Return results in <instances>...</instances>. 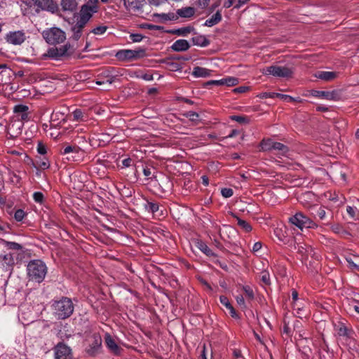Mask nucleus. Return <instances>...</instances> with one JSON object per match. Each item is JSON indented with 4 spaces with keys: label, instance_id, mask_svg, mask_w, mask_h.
<instances>
[{
    "label": "nucleus",
    "instance_id": "nucleus-2",
    "mask_svg": "<svg viewBox=\"0 0 359 359\" xmlns=\"http://www.w3.org/2000/svg\"><path fill=\"white\" fill-rule=\"evenodd\" d=\"M53 314L57 319L64 320L69 318L74 311V304L71 299L62 297L55 301L53 305Z\"/></svg>",
    "mask_w": 359,
    "mask_h": 359
},
{
    "label": "nucleus",
    "instance_id": "nucleus-31",
    "mask_svg": "<svg viewBox=\"0 0 359 359\" xmlns=\"http://www.w3.org/2000/svg\"><path fill=\"white\" fill-rule=\"evenodd\" d=\"M193 44L201 47H206L210 44V41L204 36H196L191 39Z\"/></svg>",
    "mask_w": 359,
    "mask_h": 359
},
{
    "label": "nucleus",
    "instance_id": "nucleus-3",
    "mask_svg": "<svg viewBox=\"0 0 359 359\" xmlns=\"http://www.w3.org/2000/svg\"><path fill=\"white\" fill-rule=\"evenodd\" d=\"M87 345L85 352L88 356L96 357L102 353V339L100 334L93 333L86 339Z\"/></svg>",
    "mask_w": 359,
    "mask_h": 359
},
{
    "label": "nucleus",
    "instance_id": "nucleus-49",
    "mask_svg": "<svg viewBox=\"0 0 359 359\" xmlns=\"http://www.w3.org/2000/svg\"><path fill=\"white\" fill-rule=\"evenodd\" d=\"M194 4L201 8H206L210 2V0H193Z\"/></svg>",
    "mask_w": 359,
    "mask_h": 359
},
{
    "label": "nucleus",
    "instance_id": "nucleus-64",
    "mask_svg": "<svg viewBox=\"0 0 359 359\" xmlns=\"http://www.w3.org/2000/svg\"><path fill=\"white\" fill-rule=\"evenodd\" d=\"M262 244L261 242H257L255 243L252 246V251L253 252H257L262 248Z\"/></svg>",
    "mask_w": 359,
    "mask_h": 359
},
{
    "label": "nucleus",
    "instance_id": "nucleus-14",
    "mask_svg": "<svg viewBox=\"0 0 359 359\" xmlns=\"http://www.w3.org/2000/svg\"><path fill=\"white\" fill-rule=\"evenodd\" d=\"M14 264L15 259L12 253L0 255V269L7 271L12 269Z\"/></svg>",
    "mask_w": 359,
    "mask_h": 359
},
{
    "label": "nucleus",
    "instance_id": "nucleus-36",
    "mask_svg": "<svg viewBox=\"0 0 359 359\" xmlns=\"http://www.w3.org/2000/svg\"><path fill=\"white\" fill-rule=\"evenodd\" d=\"M272 148L273 150L280 151L281 154H285L288 151V148L286 145L278 142H274Z\"/></svg>",
    "mask_w": 359,
    "mask_h": 359
},
{
    "label": "nucleus",
    "instance_id": "nucleus-63",
    "mask_svg": "<svg viewBox=\"0 0 359 359\" xmlns=\"http://www.w3.org/2000/svg\"><path fill=\"white\" fill-rule=\"evenodd\" d=\"M169 66L171 70L172 71H177L180 69V65L176 62H170L169 63Z\"/></svg>",
    "mask_w": 359,
    "mask_h": 359
},
{
    "label": "nucleus",
    "instance_id": "nucleus-22",
    "mask_svg": "<svg viewBox=\"0 0 359 359\" xmlns=\"http://www.w3.org/2000/svg\"><path fill=\"white\" fill-rule=\"evenodd\" d=\"M189 48V43L185 39H178L175 41L171 46V48L176 52L185 51Z\"/></svg>",
    "mask_w": 359,
    "mask_h": 359
},
{
    "label": "nucleus",
    "instance_id": "nucleus-37",
    "mask_svg": "<svg viewBox=\"0 0 359 359\" xmlns=\"http://www.w3.org/2000/svg\"><path fill=\"white\" fill-rule=\"evenodd\" d=\"M232 121H235L241 124L246 125L250 123V118L246 116L233 115L230 116Z\"/></svg>",
    "mask_w": 359,
    "mask_h": 359
},
{
    "label": "nucleus",
    "instance_id": "nucleus-35",
    "mask_svg": "<svg viewBox=\"0 0 359 359\" xmlns=\"http://www.w3.org/2000/svg\"><path fill=\"white\" fill-rule=\"evenodd\" d=\"M234 217L237 219L238 225L242 229H243L245 232H250L252 230V226H251V225L248 222H246L245 220H243V219L238 217L236 215H234Z\"/></svg>",
    "mask_w": 359,
    "mask_h": 359
},
{
    "label": "nucleus",
    "instance_id": "nucleus-33",
    "mask_svg": "<svg viewBox=\"0 0 359 359\" xmlns=\"http://www.w3.org/2000/svg\"><path fill=\"white\" fill-rule=\"evenodd\" d=\"M197 248L203 252L207 256H213L215 255L210 248L203 241H198L197 243Z\"/></svg>",
    "mask_w": 359,
    "mask_h": 359
},
{
    "label": "nucleus",
    "instance_id": "nucleus-13",
    "mask_svg": "<svg viewBox=\"0 0 359 359\" xmlns=\"http://www.w3.org/2000/svg\"><path fill=\"white\" fill-rule=\"evenodd\" d=\"M335 330L339 337H343L346 343H351L353 340L354 331L348 327L344 323L340 322L335 325Z\"/></svg>",
    "mask_w": 359,
    "mask_h": 359
},
{
    "label": "nucleus",
    "instance_id": "nucleus-24",
    "mask_svg": "<svg viewBox=\"0 0 359 359\" xmlns=\"http://www.w3.org/2000/svg\"><path fill=\"white\" fill-rule=\"evenodd\" d=\"M339 76V73L336 72H325V71H320L318 72L316 76L321 80L325 81H333L335 79H337Z\"/></svg>",
    "mask_w": 359,
    "mask_h": 359
},
{
    "label": "nucleus",
    "instance_id": "nucleus-51",
    "mask_svg": "<svg viewBox=\"0 0 359 359\" xmlns=\"http://www.w3.org/2000/svg\"><path fill=\"white\" fill-rule=\"evenodd\" d=\"M221 194L224 198H229L233 196V191L231 188H223L221 190Z\"/></svg>",
    "mask_w": 359,
    "mask_h": 359
},
{
    "label": "nucleus",
    "instance_id": "nucleus-17",
    "mask_svg": "<svg viewBox=\"0 0 359 359\" xmlns=\"http://www.w3.org/2000/svg\"><path fill=\"white\" fill-rule=\"evenodd\" d=\"M259 97L262 99L264 98H280L285 102H290L297 101L295 98L288 95L280 94L273 92H264L259 94Z\"/></svg>",
    "mask_w": 359,
    "mask_h": 359
},
{
    "label": "nucleus",
    "instance_id": "nucleus-21",
    "mask_svg": "<svg viewBox=\"0 0 359 359\" xmlns=\"http://www.w3.org/2000/svg\"><path fill=\"white\" fill-rule=\"evenodd\" d=\"M312 95L317 97H320L327 100H336L337 97V93L335 90L332 91H321V90H314L312 93Z\"/></svg>",
    "mask_w": 359,
    "mask_h": 359
},
{
    "label": "nucleus",
    "instance_id": "nucleus-47",
    "mask_svg": "<svg viewBox=\"0 0 359 359\" xmlns=\"http://www.w3.org/2000/svg\"><path fill=\"white\" fill-rule=\"evenodd\" d=\"M60 118H62V121H65V117L64 114L60 112H54L52 114L50 117L51 122H55Z\"/></svg>",
    "mask_w": 359,
    "mask_h": 359
},
{
    "label": "nucleus",
    "instance_id": "nucleus-26",
    "mask_svg": "<svg viewBox=\"0 0 359 359\" xmlns=\"http://www.w3.org/2000/svg\"><path fill=\"white\" fill-rule=\"evenodd\" d=\"M176 13L181 18H189L194 15L195 8L191 6L184 7L177 9Z\"/></svg>",
    "mask_w": 359,
    "mask_h": 359
},
{
    "label": "nucleus",
    "instance_id": "nucleus-19",
    "mask_svg": "<svg viewBox=\"0 0 359 359\" xmlns=\"http://www.w3.org/2000/svg\"><path fill=\"white\" fill-rule=\"evenodd\" d=\"M208 83L217 86H234L238 83V79L236 77L229 76L220 80H212Z\"/></svg>",
    "mask_w": 359,
    "mask_h": 359
},
{
    "label": "nucleus",
    "instance_id": "nucleus-40",
    "mask_svg": "<svg viewBox=\"0 0 359 359\" xmlns=\"http://www.w3.org/2000/svg\"><path fill=\"white\" fill-rule=\"evenodd\" d=\"M73 120L75 121H84V113L80 109H76L72 112Z\"/></svg>",
    "mask_w": 359,
    "mask_h": 359
},
{
    "label": "nucleus",
    "instance_id": "nucleus-8",
    "mask_svg": "<svg viewBox=\"0 0 359 359\" xmlns=\"http://www.w3.org/2000/svg\"><path fill=\"white\" fill-rule=\"evenodd\" d=\"M289 222L300 229L304 228L316 229L318 227V224L314 221L301 212H298L294 215L290 217Z\"/></svg>",
    "mask_w": 359,
    "mask_h": 359
},
{
    "label": "nucleus",
    "instance_id": "nucleus-50",
    "mask_svg": "<svg viewBox=\"0 0 359 359\" xmlns=\"http://www.w3.org/2000/svg\"><path fill=\"white\" fill-rule=\"evenodd\" d=\"M243 290L245 292L246 296L250 299H252L254 298L253 290L250 286H248V285L243 286Z\"/></svg>",
    "mask_w": 359,
    "mask_h": 359
},
{
    "label": "nucleus",
    "instance_id": "nucleus-52",
    "mask_svg": "<svg viewBox=\"0 0 359 359\" xmlns=\"http://www.w3.org/2000/svg\"><path fill=\"white\" fill-rule=\"evenodd\" d=\"M348 309L350 311L353 310L356 313H359V302H356L355 301H352L348 305Z\"/></svg>",
    "mask_w": 359,
    "mask_h": 359
},
{
    "label": "nucleus",
    "instance_id": "nucleus-39",
    "mask_svg": "<svg viewBox=\"0 0 359 359\" xmlns=\"http://www.w3.org/2000/svg\"><path fill=\"white\" fill-rule=\"evenodd\" d=\"M316 215L317 217H318V218L320 220L326 221V222H327V220H329L328 215H327L324 207L318 208L316 212Z\"/></svg>",
    "mask_w": 359,
    "mask_h": 359
},
{
    "label": "nucleus",
    "instance_id": "nucleus-18",
    "mask_svg": "<svg viewBox=\"0 0 359 359\" xmlns=\"http://www.w3.org/2000/svg\"><path fill=\"white\" fill-rule=\"evenodd\" d=\"M86 24L77 20L75 24H73L71 27L72 36L71 38L73 40L78 41L82 36L83 29L86 27Z\"/></svg>",
    "mask_w": 359,
    "mask_h": 359
},
{
    "label": "nucleus",
    "instance_id": "nucleus-9",
    "mask_svg": "<svg viewBox=\"0 0 359 359\" xmlns=\"http://www.w3.org/2000/svg\"><path fill=\"white\" fill-rule=\"evenodd\" d=\"M264 75H272L276 77L289 78L292 75V70L287 67L271 65L266 67L262 71Z\"/></svg>",
    "mask_w": 359,
    "mask_h": 359
},
{
    "label": "nucleus",
    "instance_id": "nucleus-54",
    "mask_svg": "<svg viewBox=\"0 0 359 359\" xmlns=\"http://www.w3.org/2000/svg\"><path fill=\"white\" fill-rule=\"evenodd\" d=\"M356 208L350 205L346 207V212L352 219L355 218Z\"/></svg>",
    "mask_w": 359,
    "mask_h": 359
},
{
    "label": "nucleus",
    "instance_id": "nucleus-60",
    "mask_svg": "<svg viewBox=\"0 0 359 359\" xmlns=\"http://www.w3.org/2000/svg\"><path fill=\"white\" fill-rule=\"evenodd\" d=\"M248 90H249V87H248V86H240V87L234 88L233 92L237 93H245Z\"/></svg>",
    "mask_w": 359,
    "mask_h": 359
},
{
    "label": "nucleus",
    "instance_id": "nucleus-7",
    "mask_svg": "<svg viewBox=\"0 0 359 359\" xmlns=\"http://www.w3.org/2000/svg\"><path fill=\"white\" fill-rule=\"evenodd\" d=\"M98 0H88L86 4L81 6L78 20L87 24L93 15L97 12Z\"/></svg>",
    "mask_w": 359,
    "mask_h": 359
},
{
    "label": "nucleus",
    "instance_id": "nucleus-34",
    "mask_svg": "<svg viewBox=\"0 0 359 359\" xmlns=\"http://www.w3.org/2000/svg\"><path fill=\"white\" fill-rule=\"evenodd\" d=\"M192 30H194V28L191 27H184L173 30L171 32L179 36H185L188 34H189Z\"/></svg>",
    "mask_w": 359,
    "mask_h": 359
},
{
    "label": "nucleus",
    "instance_id": "nucleus-46",
    "mask_svg": "<svg viewBox=\"0 0 359 359\" xmlns=\"http://www.w3.org/2000/svg\"><path fill=\"white\" fill-rule=\"evenodd\" d=\"M261 280L266 285H270V275L268 271H264L261 273Z\"/></svg>",
    "mask_w": 359,
    "mask_h": 359
},
{
    "label": "nucleus",
    "instance_id": "nucleus-57",
    "mask_svg": "<svg viewBox=\"0 0 359 359\" xmlns=\"http://www.w3.org/2000/svg\"><path fill=\"white\" fill-rule=\"evenodd\" d=\"M236 302L238 303V304L242 308V309H245L246 308V304H245V300H244V298L242 295H238L236 297Z\"/></svg>",
    "mask_w": 359,
    "mask_h": 359
},
{
    "label": "nucleus",
    "instance_id": "nucleus-23",
    "mask_svg": "<svg viewBox=\"0 0 359 359\" xmlns=\"http://www.w3.org/2000/svg\"><path fill=\"white\" fill-rule=\"evenodd\" d=\"M28 107L23 104H18L14 107V112L22 121H27L28 119Z\"/></svg>",
    "mask_w": 359,
    "mask_h": 359
},
{
    "label": "nucleus",
    "instance_id": "nucleus-32",
    "mask_svg": "<svg viewBox=\"0 0 359 359\" xmlns=\"http://www.w3.org/2000/svg\"><path fill=\"white\" fill-rule=\"evenodd\" d=\"M50 162L47 159L46 157H37V160L36 164H34V166L36 168H40L42 170H46L50 168Z\"/></svg>",
    "mask_w": 359,
    "mask_h": 359
},
{
    "label": "nucleus",
    "instance_id": "nucleus-61",
    "mask_svg": "<svg viewBox=\"0 0 359 359\" xmlns=\"http://www.w3.org/2000/svg\"><path fill=\"white\" fill-rule=\"evenodd\" d=\"M143 27L147 28L150 30H159L161 29L160 26L151 25V24H145L143 25Z\"/></svg>",
    "mask_w": 359,
    "mask_h": 359
},
{
    "label": "nucleus",
    "instance_id": "nucleus-12",
    "mask_svg": "<svg viewBox=\"0 0 359 359\" xmlns=\"http://www.w3.org/2000/svg\"><path fill=\"white\" fill-rule=\"evenodd\" d=\"M55 359H74L72 349L64 343H58L54 348Z\"/></svg>",
    "mask_w": 359,
    "mask_h": 359
},
{
    "label": "nucleus",
    "instance_id": "nucleus-15",
    "mask_svg": "<svg viewBox=\"0 0 359 359\" xmlns=\"http://www.w3.org/2000/svg\"><path fill=\"white\" fill-rule=\"evenodd\" d=\"M104 341L107 348L114 355H118L123 350L115 341L113 337L108 333L104 336Z\"/></svg>",
    "mask_w": 359,
    "mask_h": 359
},
{
    "label": "nucleus",
    "instance_id": "nucleus-11",
    "mask_svg": "<svg viewBox=\"0 0 359 359\" xmlns=\"http://www.w3.org/2000/svg\"><path fill=\"white\" fill-rule=\"evenodd\" d=\"M5 40L12 45H21L26 40V34L23 30L9 32L6 34Z\"/></svg>",
    "mask_w": 359,
    "mask_h": 359
},
{
    "label": "nucleus",
    "instance_id": "nucleus-20",
    "mask_svg": "<svg viewBox=\"0 0 359 359\" xmlns=\"http://www.w3.org/2000/svg\"><path fill=\"white\" fill-rule=\"evenodd\" d=\"M145 0H126L124 1V6L128 11H137L142 8Z\"/></svg>",
    "mask_w": 359,
    "mask_h": 359
},
{
    "label": "nucleus",
    "instance_id": "nucleus-55",
    "mask_svg": "<svg viewBox=\"0 0 359 359\" xmlns=\"http://www.w3.org/2000/svg\"><path fill=\"white\" fill-rule=\"evenodd\" d=\"M219 300L221 304L224 305L226 309L231 307V304L229 299L226 296H220Z\"/></svg>",
    "mask_w": 359,
    "mask_h": 359
},
{
    "label": "nucleus",
    "instance_id": "nucleus-45",
    "mask_svg": "<svg viewBox=\"0 0 359 359\" xmlns=\"http://www.w3.org/2000/svg\"><path fill=\"white\" fill-rule=\"evenodd\" d=\"M25 215L26 214L23 210L18 209L14 213V218L17 222H21Z\"/></svg>",
    "mask_w": 359,
    "mask_h": 359
},
{
    "label": "nucleus",
    "instance_id": "nucleus-28",
    "mask_svg": "<svg viewBox=\"0 0 359 359\" xmlns=\"http://www.w3.org/2000/svg\"><path fill=\"white\" fill-rule=\"evenodd\" d=\"M324 224L330 225V229L334 233L342 235V236L348 234V231H346L345 229H344L342 226L340 225L339 224H337V223L332 224L330 220H327V222H325Z\"/></svg>",
    "mask_w": 359,
    "mask_h": 359
},
{
    "label": "nucleus",
    "instance_id": "nucleus-30",
    "mask_svg": "<svg viewBox=\"0 0 359 359\" xmlns=\"http://www.w3.org/2000/svg\"><path fill=\"white\" fill-rule=\"evenodd\" d=\"M0 243H1L8 250L19 251L22 250L23 248L20 243H18L16 242L7 241L2 238H0Z\"/></svg>",
    "mask_w": 359,
    "mask_h": 359
},
{
    "label": "nucleus",
    "instance_id": "nucleus-4",
    "mask_svg": "<svg viewBox=\"0 0 359 359\" xmlns=\"http://www.w3.org/2000/svg\"><path fill=\"white\" fill-rule=\"evenodd\" d=\"M145 48H140L135 50L123 49L116 52L115 56L122 62H131L142 59L146 56Z\"/></svg>",
    "mask_w": 359,
    "mask_h": 359
},
{
    "label": "nucleus",
    "instance_id": "nucleus-27",
    "mask_svg": "<svg viewBox=\"0 0 359 359\" xmlns=\"http://www.w3.org/2000/svg\"><path fill=\"white\" fill-rule=\"evenodd\" d=\"M61 6L64 11L72 12L76 9L77 2L76 0H62Z\"/></svg>",
    "mask_w": 359,
    "mask_h": 359
},
{
    "label": "nucleus",
    "instance_id": "nucleus-29",
    "mask_svg": "<svg viewBox=\"0 0 359 359\" xmlns=\"http://www.w3.org/2000/svg\"><path fill=\"white\" fill-rule=\"evenodd\" d=\"M211 71L201 67H195L192 72V75L196 78L198 77H208L210 76Z\"/></svg>",
    "mask_w": 359,
    "mask_h": 359
},
{
    "label": "nucleus",
    "instance_id": "nucleus-48",
    "mask_svg": "<svg viewBox=\"0 0 359 359\" xmlns=\"http://www.w3.org/2000/svg\"><path fill=\"white\" fill-rule=\"evenodd\" d=\"M33 198L36 203H42L44 199V196L41 192L36 191L33 194Z\"/></svg>",
    "mask_w": 359,
    "mask_h": 359
},
{
    "label": "nucleus",
    "instance_id": "nucleus-42",
    "mask_svg": "<svg viewBox=\"0 0 359 359\" xmlns=\"http://www.w3.org/2000/svg\"><path fill=\"white\" fill-rule=\"evenodd\" d=\"M187 118H189V120L192 122H197L198 121L199 115L198 113L192 111H187L184 114Z\"/></svg>",
    "mask_w": 359,
    "mask_h": 359
},
{
    "label": "nucleus",
    "instance_id": "nucleus-56",
    "mask_svg": "<svg viewBox=\"0 0 359 359\" xmlns=\"http://www.w3.org/2000/svg\"><path fill=\"white\" fill-rule=\"evenodd\" d=\"M130 39L133 42H140L143 39V36L140 34H131Z\"/></svg>",
    "mask_w": 359,
    "mask_h": 359
},
{
    "label": "nucleus",
    "instance_id": "nucleus-41",
    "mask_svg": "<svg viewBox=\"0 0 359 359\" xmlns=\"http://www.w3.org/2000/svg\"><path fill=\"white\" fill-rule=\"evenodd\" d=\"M274 143V141L271 140H264L261 142V147L262 150L264 151H268V150H272V145Z\"/></svg>",
    "mask_w": 359,
    "mask_h": 359
},
{
    "label": "nucleus",
    "instance_id": "nucleus-43",
    "mask_svg": "<svg viewBox=\"0 0 359 359\" xmlns=\"http://www.w3.org/2000/svg\"><path fill=\"white\" fill-rule=\"evenodd\" d=\"M107 29V27L105 25H100L93 28L90 32L96 35L103 34Z\"/></svg>",
    "mask_w": 359,
    "mask_h": 359
},
{
    "label": "nucleus",
    "instance_id": "nucleus-44",
    "mask_svg": "<svg viewBox=\"0 0 359 359\" xmlns=\"http://www.w3.org/2000/svg\"><path fill=\"white\" fill-rule=\"evenodd\" d=\"M346 260L348 264V267L352 270L359 271V265L354 262L353 257L349 256L346 257Z\"/></svg>",
    "mask_w": 359,
    "mask_h": 359
},
{
    "label": "nucleus",
    "instance_id": "nucleus-1",
    "mask_svg": "<svg viewBox=\"0 0 359 359\" xmlns=\"http://www.w3.org/2000/svg\"><path fill=\"white\" fill-rule=\"evenodd\" d=\"M47 270L46 264L40 259L31 260L27 266L29 280L38 283H41L44 280Z\"/></svg>",
    "mask_w": 359,
    "mask_h": 359
},
{
    "label": "nucleus",
    "instance_id": "nucleus-53",
    "mask_svg": "<svg viewBox=\"0 0 359 359\" xmlns=\"http://www.w3.org/2000/svg\"><path fill=\"white\" fill-rule=\"evenodd\" d=\"M37 151L41 155H45L47 152L46 145L39 142L37 144Z\"/></svg>",
    "mask_w": 359,
    "mask_h": 359
},
{
    "label": "nucleus",
    "instance_id": "nucleus-25",
    "mask_svg": "<svg viewBox=\"0 0 359 359\" xmlns=\"http://www.w3.org/2000/svg\"><path fill=\"white\" fill-rule=\"evenodd\" d=\"M222 16L221 11H217L214 15H212L209 19L206 20L203 24L204 26L211 27L215 25H217L222 21Z\"/></svg>",
    "mask_w": 359,
    "mask_h": 359
},
{
    "label": "nucleus",
    "instance_id": "nucleus-58",
    "mask_svg": "<svg viewBox=\"0 0 359 359\" xmlns=\"http://www.w3.org/2000/svg\"><path fill=\"white\" fill-rule=\"evenodd\" d=\"M164 20H172L175 19V15L173 13H163L159 15Z\"/></svg>",
    "mask_w": 359,
    "mask_h": 359
},
{
    "label": "nucleus",
    "instance_id": "nucleus-59",
    "mask_svg": "<svg viewBox=\"0 0 359 359\" xmlns=\"http://www.w3.org/2000/svg\"><path fill=\"white\" fill-rule=\"evenodd\" d=\"M248 1L249 0H236L234 8L238 9L243 5L246 4Z\"/></svg>",
    "mask_w": 359,
    "mask_h": 359
},
{
    "label": "nucleus",
    "instance_id": "nucleus-10",
    "mask_svg": "<svg viewBox=\"0 0 359 359\" xmlns=\"http://www.w3.org/2000/svg\"><path fill=\"white\" fill-rule=\"evenodd\" d=\"M34 4L37 6L36 11L39 13L40 11H46L51 13H56L59 7L54 0H32Z\"/></svg>",
    "mask_w": 359,
    "mask_h": 359
},
{
    "label": "nucleus",
    "instance_id": "nucleus-38",
    "mask_svg": "<svg viewBox=\"0 0 359 359\" xmlns=\"http://www.w3.org/2000/svg\"><path fill=\"white\" fill-rule=\"evenodd\" d=\"M144 208L148 212L155 213L158 210L159 206L156 203L147 201V203L144 204Z\"/></svg>",
    "mask_w": 359,
    "mask_h": 359
},
{
    "label": "nucleus",
    "instance_id": "nucleus-6",
    "mask_svg": "<svg viewBox=\"0 0 359 359\" xmlns=\"http://www.w3.org/2000/svg\"><path fill=\"white\" fill-rule=\"evenodd\" d=\"M42 36L49 44L61 43L66 39L65 32L61 29L55 27L44 30L42 32Z\"/></svg>",
    "mask_w": 359,
    "mask_h": 359
},
{
    "label": "nucleus",
    "instance_id": "nucleus-5",
    "mask_svg": "<svg viewBox=\"0 0 359 359\" xmlns=\"http://www.w3.org/2000/svg\"><path fill=\"white\" fill-rule=\"evenodd\" d=\"M73 53V49L69 43H66L60 47H52L47 50L42 55L43 59L51 58L58 60L62 57L69 56Z\"/></svg>",
    "mask_w": 359,
    "mask_h": 359
},
{
    "label": "nucleus",
    "instance_id": "nucleus-62",
    "mask_svg": "<svg viewBox=\"0 0 359 359\" xmlns=\"http://www.w3.org/2000/svg\"><path fill=\"white\" fill-rule=\"evenodd\" d=\"M132 159L130 158H125L122 161V165L124 168H128L131 165Z\"/></svg>",
    "mask_w": 359,
    "mask_h": 359
},
{
    "label": "nucleus",
    "instance_id": "nucleus-16",
    "mask_svg": "<svg viewBox=\"0 0 359 359\" xmlns=\"http://www.w3.org/2000/svg\"><path fill=\"white\" fill-rule=\"evenodd\" d=\"M81 151V149L76 146V145H68L64 147L61 151L60 154L62 155H69L71 156H67V159L69 161H75L76 160V155L79 154Z\"/></svg>",
    "mask_w": 359,
    "mask_h": 359
}]
</instances>
